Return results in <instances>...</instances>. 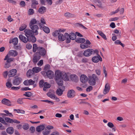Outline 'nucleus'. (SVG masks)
<instances>
[{"label":"nucleus","mask_w":135,"mask_h":135,"mask_svg":"<svg viewBox=\"0 0 135 135\" xmlns=\"http://www.w3.org/2000/svg\"><path fill=\"white\" fill-rule=\"evenodd\" d=\"M63 77L62 73L59 70L56 71L55 73L54 79L57 84L59 86H62L63 84Z\"/></svg>","instance_id":"1"},{"label":"nucleus","mask_w":135,"mask_h":135,"mask_svg":"<svg viewBox=\"0 0 135 135\" xmlns=\"http://www.w3.org/2000/svg\"><path fill=\"white\" fill-rule=\"evenodd\" d=\"M98 50L97 49L94 50L92 49H88L84 51L83 55L86 57H88L90 56L92 54H94L96 53L98 54Z\"/></svg>","instance_id":"2"},{"label":"nucleus","mask_w":135,"mask_h":135,"mask_svg":"<svg viewBox=\"0 0 135 135\" xmlns=\"http://www.w3.org/2000/svg\"><path fill=\"white\" fill-rule=\"evenodd\" d=\"M97 79V77L95 74H93L91 76L89 77V83L90 85H94L96 83V80Z\"/></svg>","instance_id":"3"},{"label":"nucleus","mask_w":135,"mask_h":135,"mask_svg":"<svg viewBox=\"0 0 135 135\" xmlns=\"http://www.w3.org/2000/svg\"><path fill=\"white\" fill-rule=\"evenodd\" d=\"M36 53L37 55H39L40 57L41 56H44L46 55V51L43 47H39V48H38V50Z\"/></svg>","instance_id":"4"},{"label":"nucleus","mask_w":135,"mask_h":135,"mask_svg":"<svg viewBox=\"0 0 135 135\" xmlns=\"http://www.w3.org/2000/svg\"><path fill=\"white\" fill-rule=\"evenodd\" d=\"M22 81V78L18 76H15L13 79L12 83L15 85H20Z\"/></svg>","instance_id":"5"},{"label":"nucleus","mask_w":135,"mask_h":135,"mask_svg":"<svg viewBox=\"0 0 135 135\" xmlns=\"http://www.w3.org/2000/svg\"><path fill=\"white\" fill-rule=\"evenodd\" d=\"M24 32L25 33L26 36L27 38L30 37L34 35V32L31 30L26 29L25 30Z\"/></svg>","instance_id":"6"},{"label":"nucleus","mask_w":135,"mask_h":135,"mask_svg":"<svg viewBox=\"0 0 135 135\" xmlns=\"http://www.w3.org/2000/svg\"><path fill=\"white\" fill-rule=\"evenodd\" d=\"M97 54L98 55L93 57L92 59V61L95 63H97L99 61H102V58L100 55H98V54Z\"/></svg>","instance_id":"7"},{"label":"nucleus","mask_w":135,"mask_h":135,"mask_svg":"<svg viewBox=\"0 0 135 135\" xmlns=\"http://www.w3.org/2000/svg\"><path fill=\"white\" fill-rule=\"evenodd\" d=\"M75 92L74 90H69L67 93V97L68 98H73L75 96Z\"/></svg>","instance_id":"8"},{"label":"nucleus","mask_w":135,"mask_h":135,"mask_svg":"<svg viewBox=\"0 0 135 135\" xmlns=\"http://www.w3.org/2000/svg\"><path fill=\"white\" fill-rule=\"evenodd\" d=\"M80 80L81 82L85 83L87 81L88 79L86 75L82 74L80 76Z\"/></svg>","instance_id":"9"},{"label":"nucleus","mask_w":135,"mask_h":135,"mask_svg":"<svg viewBox=\"0 0 135 135\" xmlns=\"http://www.w3.org/2000/svg\"><path fill=\"white\" fill-rule=\"evenodd\" d=\"M29 27L34 33H35L37 35H38V32L37 30L39 28L37 25H33L31 27L30 26Z\"/></svg>","instance_id":"10"},{"label":"nucleus","mask_w":135,"mask_h":135,"mask_svg":"<svg viewBox=\"0 0 135 135\" xmlns=\"http://www.w3.org/2000/svg\"><path fill=\"white\" fill-rule=\"evenodd\" d=\"M61 88L58 89L56 91V93L59 96H61L63 94V92L65 89V87L62 86L61 87Z\"/></svg>","instance_id":"11"},{"label":"nucleus","mask_w":135,"mask_h":135,"mask_svg":"<svg viewBox=\"0 0 135 135\" xmlns=\"http://www.w3.org/2000/svg\"><path fill=\"white\" fill-rule=\"evenodd\" d=\"M47 76L50 79H52L54 77V73L51 70H48L46 73Z\"/></svg>","instance_id":"12"},{"label":"nucleus","mask_w":135,"mask_h":135,"mask_svg":"<svg viewBox=\"0 0 135 135\" xmlns=\"http://www.w3.org/2000/svg\"><path fill=\"white\" fill-rule=\"evenodd\" d=\"M2 103L3 104L6 105L8 106L11 105V103L10 101L8 99L4 98L2 100Z\"/></svg>","instance_id":"13"},{"label":"nucleus","mask_w":135,"mask_h":135,"mask_svg":"<svg viewBox=\"0 0 135 135\" xmlns=\"http://www.w3.org/2000/svg\"><path fill=\"white\" fill-rule=\"evenodd\" d=\"M19 39L25 43H26L28 42V38L22 35H20L19 36Z\"/></svg>","instance_id":"14"},{"label":"nucleus","mask_w":135,"mask_h":135,"mask_svg":"<svg viewBox=\"0 0 135 135\" xmlns=\"http://www.w3.org/2000/svg\"><path fill=\"white\" fill-rule=\"evenodd\" d=\"M17 72V70L15 69H13L10 70L8 73V75L9 77L14 76Z\"/></svg>","instance_id":"15"},{"label":"nucleus","mask_w":135,"mask_h":135,"mask_svg":"<svg viewBox=\"0 0 135 135\" xmlns=\"http://www.w3.org/2000/svg\"><path fill=\"white\" fill-rule=\"evenodd\" d=\"M65 40H66V42L67 43H69L70 42L71 38H70V35L67 33H65Z\"/></svg>","instance_id":"16"},{"label":"nucleus","mask_w":135,"mask_h":135,"mask_svg":"<svg viewBox=\"0 0 135 135\" xmlns=\"http://www.w3.org/2000/svg\"><path fill=\"white\" fill-rule=\"evenodd\" d=\"M70 79L73 81L77 82L78 80V76L75 74H72L70 75Z\"/></svg>","instance_id":"17"},{"label":"nucleus","mask_w":135,"mask_h":135,"mask_svg":"<svg viewBox=\"0 0 135 135\" xmlns=\"http://www.w3.org/2000/svg\"><path fill=\"white\" fill-rule=\"evenodd\" d=\"M110 89V86L108 84H106L105 85V89L103 91L104 94H106L109 91Z\"/></svg>","instance_id":"18"},{"label":"nucleus","mask_w":135,"mask_h":135,"mask_svg":"<svg viewBox=\"0 0 135 135\" xmlns=\"http://www.w3.org/2000/svg\"><path fill=\"white\" fill-rule=\"evenodd\" d=\"M41 57L39 55H37L36 53L35 54V56L33 57V62L34 64H36L37 61L40 59Z\"/></svg>","instance_id":"19"},{"label":"nucleus","mask_w":135,"mask_h":135,"mask_svg":"<svg viewBox=\"0 0 135 135\" xmlns=\"http://www.w3.org/2000/svg\"><path fill=\"white\" fill-rule=\"evenodd\" d=\"M9 54L11 56L15 57L18 55V52L16 50H12L9 51Z\"/></svg>","instance_id":"20"},{"label":"nucleus","mask_w":135,"mask_h":135,"mask_svg":"<svg viewBox=\"0 0 135 135\" xmlns=\"http://www.w3.org/2000/svg\"><path fill=\"white\" fill-rule=\"evenodd\" d=\"M45 128V126L43 124H41L37 126L36 128V131L38 132H41Z\"/></svg>","instance_id":"21"},{"label":"nucleus","mask_w":135,"mask_h":135,"mask_svg":"<svg viewBox=\"0 0 135 135\" xmlns=\"http://www.w3.org/2000/svg\"><path fill=\"white\" fill-rule=\"evenodd\" d=\"M28 38V41L29 42H31L33 43H35L36 42V39L35 37L34 36V35L32 36H31L30 37L27 38Z\"/></svg>","instance_id":"22"},{"label":"nucleus","mask_w":135,"mask_h":135,"mask_svg":"<svg viewBox=\"0 0 135 135\" xmlns=\"http://www.w3.org/2000/svg\"><path fill=\"white\" fill-rule=\"evenodd\" d=\"M64 16L66 17L71 18L75 17H76L75 15L70 13L69 12H67L65 14Z\"/></svg>","instance_id":"23"},{"label":"nucleus","mask_w":135,"mask_h":135,"mask_svg":"<svg viewBox=\"0 0 135 135\" xmlns=\"http://www.w3.org/2000/svg\"><path fill=\"white\" fill-rule=\"evenodd\" d=\"M9 56L8 55H7L5 57L4 60H6L7 62L8 63H10L13 60V58H9Z\"/></svg>","instance_id":"24"},{"label":"nucleus","mask_w":135,"mask_h":135,"mask_svg":"<svg viewBox=\"0 0 135 135\" xmlns=\"http://www.w3.org/2000/svg\"><path fill=\"white\" fill-rule=\"evenodd\" d=\"M46 8L45 7L42 6L39 8L38 11L40 13L43 14L46 12Z\"/></svg>","instance_id":"25"},{"label":"nucleus","mask_w":135,"mask_h":135,"mask_svg":"<svg viewBox=\"0 0 135 135\" xmlns=\"http://www.w3.org/2000/svg\"><path fill=\"white\" fill-rule=\"evenodd\" d=\"M41 70V68L40 67H35L32 69L33 72L34 73H37L40 71Z\"/></svg>","instance_id":"26"},{"label":"nucleus","mask_w":135,"mask_h":135,"mask_svg":"<svg viewBox=\"0 0 135 135\" xmlns=\"http://www.w3.org/2000/svg\"><path fill=\"white\" fill-rule=\"evenodd\" d=\"M14 130L13 128L12 127H9L7 128L6 129L7 132L11 134H13L14 132Z\"/></svg>","instance_id":"27"},{"label":"nucleus","mask_w":135,"mask_h":135,"mask_svg":"<svg viewBox=\"0 0 135 135\" xmlns=\"http://www.w3.org/2000/svg\"><path fill=\"white\" fill-rule=\"evenodd\" d=\"M85 41V39L83 38H78L75 40L76 42L79 43H83Z\"/></svg>","instance_id":"28"},{"label":"nucleus","mask_w":135,"mask_h":135,"mask_svg":"<svg viewBox=\"0 0 135 135\" xmlns=\"http://www.w3.org/2000/svg\"><path fill=\"white\" fill-rule=\"evenodd\" d=\"M37 23V21L35 18H32L31 20V21L29 23V27L34 25L36 24Z\"/></svg>","instance_id":"29"},{"label":"nucleus","mask_w":135,"mask_h":135,"mask_svg":"<svg viewBox=\"0 0 135 135\" xmlns=\"http://www.w3.org/2000/svg\"><path fill=\"white\" fill-rule=\"evenodd\" d=\"M97 32L104 40H106L107 39L106 36L102 31H98Z\"/></svg>","instance_id":"30"},{"label":"nucleus","mask_w":135,"mask_h":135,"mask_svg":"<svg viewBox=\"0 0 135 135\" xmlns=\"http://www.w3.org/2000/svg\"><path fill=\"white\" fill-rule=\"evenodd\" d=\"M65 36L63 34L60 33L58 36V39L60 41H62L65 40Z\"/></svg>","instance_id":"31"},{"label":"nucleus","mask_w":135,"mask_h":135,"mask_svg":"<svg viewBox=\"0 0 135 135\" xmlns=\"http://www.w3.org/2000/svg\"><path fill=\"white\" fill-rule=\"evenodd\" d=\"M61 29H60L59 30V31L58 30H56L54 32L52 33V35L54 37H55L58 35H59L60 34L59 32L60 31H61Z\"/></svg>","instance_id":"32"},{"label":"nucleus","mask_w":135,"mask_h":135,"mask_svg":"<svg viewBox=\"0 0 135 135\" xmlns=\"http://www.w3.org/2000/svg\"><path fill=\"white\" fill-rule=\"evenodd\" d=\"M43 30L46 33H49L50 32L49 28L47 27L46 26H44L43 27Z\"/></svg>","instance_id":"33"},{"label":"nucleus","mask_w":135,"mask_h":135,"mask_svg":"<svg viewBox=\"0 0 135 135\" xmlns=\"http://www.w3.org/2000/svg\"><path fill=\"white\" fill-rule=\"evenodd\" d=\"M39 47H37V45L35 44H34L33 45V51L34 52H35L36 50H38V48Z\"/></svg>","instance_id":"34"},{"label":"nucleus","mask_w":135,"mask_h":135,"mask_svg":"<svg viewBox=\"0 0 135 135\" xmlns=\"http://www.w3.org/2000/svg\"><path fill=\"white\" fill-rule=\"evenodd\" d=\"M27 27V25L25 24H23L21 25L20 27L19 28V30L20 31H22L25 30Z\"/></svg>","instance_id":"35"},{"label":"nucleus","mask_w":135,"mask_h":135,"mask_svg":"<svg viewBox=\"0 0 135 135\" xmlns=\"http://www.w3.org/2000/svg\"><path fill=\"white\" fill-rule=\"evenodd\" d=\"M70 38L72 40H75L76 38V34L74 33H70Z\"/></svg>","instance_id":"36"},{"label":"nucleus","mask_w":135,"mask_h":135,"mask_svg":"<svg viewBox=\"0 0 135 135\" xmlns=\"http://www.w3.org/2000/svg\"><path fill=\"white\" fill-rule=\"evenodd\" d=\"M5 121L7 123H13V119H11L9 117H6L5 118Z\"/></svg>","instance_id":"37"},{"label":"nucleus","mask_w":135,"mask_h":135,"mask_svg":"<svg viewBox=\"0 0 135 135\" xmlns=\"http://www.w3.org/2000/svg\"><path fill=\"white\" fill-rule=\"evenodd\" d=\"M62 75L63 77V80L65 81H68L69 80V78L66 73H65L64 74L62 73Z\"/></svg>","instance_id":"38"},{"label":"nucleus","mask_w":135,"mask_h":135,"mask_svg":"<svg viewBox=\"0 0 135 135\" xmlns=\"http://www.w3.org/2000/svg\"><path fill=\"white\" fill-rule=\"evenodd\" d=\"M12 41L13 42L14 45H16L18 43V39L17 37H15L12 40Z\"/></svg>","instance_id":"39"},{"label":"nucleus","mask_w":135,"mask_h":135,"mask_svg":"<svg viewBox=\"0 0 135 135\" xmlns=\"http://www.w3.org/2000/svg\"><path fill=\"white\" fill-rule=\"evenodd\" d=\"M80 47L82 49L88 48L89 47L88 45H86L85 43L84 44H81L80 45Z\"/></svg>","instance_id":"40"},{"label":"nucleus","mask_w":135,"mask_h":135,"mask_svg":"<svg viewBox=\"0 0 135 135\" xmlns=\"http://www.w3.org/2000/svg\"><path fill=\"white\" fill-rule=\"evenodd\" d=\"M22 127L23 129L27 130L29 128V125L28 124L26 123L23 125Z\"/></svg>","instance_id":"41"},{"label":"nucleus","mask_w":135,"mask_h":135,"mask_svg":"<svg viewBox=\"0 0 135 135\" xmlns=\"http://www.w3.org/2000/svg\"><path fill=\"white\" fill-rule=\"evenodd\" d=\"M75 25L77 26H79L80 27H81L82 28H83V29L86 30L87 29V28L83 26V25L81 24L80 23H77L75 24Z\"/></svg>","instance_id":"42"},{"label":"nucleus","mask_w":135,"mask_h":135,"mask_svg":"<svg viewBox=\"0 0 135 135\" xmlns=\"http://www.w3.org/2000/svg\"><path fill=\"white\" fill-rule=\"evenodd\" d=\"M44 86L45 88H49L50 87V85L47 82H45L44 83Z\"/></svg>","instance_id":"43"},{"label":"nucleus","mask_w":135,"mask_h":135,"mask_svg":"<svg viewBox=\"0 0 135 135\" xmlns=\"http://www.w3.org/2000/svg\"><path fill=\"white\" fill-rule=\"evenodd\" d=\"M24 99L23 98H19L17 100L18 103L19 104H22L23 103V100Z\"/></svg>","instance_id":"44"},{"label":"nucleus","mask_w":135,"mask_h":135,"mask_svg":"<svg viewBox=\"0 0 135 135\" xmlns=\"http://www.w3.org/2000/svg\"><path fill=\"white\" fill-rule=\"evenodd\" d=\"M25 93L26 94H24L23 95L27 97H30V96H31L32 94V93L30 92H26Z\"/></svg>","instance_id":"45"},{"label":"nucleus","mask_w":135,"mask_h":135,"mask_svg":"<svg viewBox=\"0 0 135 135\" xmlns=\"http://www.w3.org/2000/svg\"><path fill=\"white\" fill-rule=\"evenodd\" d=\"M44 81L43 80H41L39 83V86L40 87H42L44 86Z\"/></svg>","instance_id":"46"},{"label":"nucleus","mask_w":135,"mask_h":135,"mask_svg":"<svg viewBox=\"0 0 135 135\" xmlns=\"http://www.w3.org/2000/svg\"><path fill=\"white\" fill-rule=\"evenodd\" d=\"M47 95L49 97L51 98L54 99V98H55V95L50 93H49L47 94Z\"/></svg>","instance_id":"47"},{"label":"nucleus","mask_w":135,"mask_h":135,"mask_svg":"<svg viewBox=\"0 0 135 135\" xmlns=\"http://www.w3.org/2000/svg\"><path fill=\"white\" fill-rule=\"evenodd\" d=\"M50 131L45 130L42 132V134L44 135H48L50 133Z\"/></svg>","instance_id":"48"},{"label":"nucleus","mask_w":135,"mask_h":135,"mask_svg":"<svg viewBox=\"0 0 135 135\" xmlns=\"http://www.w3.org/2000/svg\"><path fill=\"white\" fill-rule=\"evenodd\" d=\"M6 86L8 88H11L12 84L10 82L8 81L6 83Z\"/></svg>","instance_id":"49"},{"label":"nucleus","mask_w":135,"mask_h":135,"mask_svg":"<svg viewBox=\"0 0 135 135\" xmlns=\"http://www.w3.org/2000/svg\"><path fill=\"white\" fill-rule=\"evenodd\" d=\"M107 125L108 127L110 128H112L114 127V126L113 123L110 122H109Z\"/></svg>","instance_id":"50"},{"label":"nucleus","mask_w":135,"mask_h":135,"mask_svg":"<svg viewBox=\"0 0 135 135\" xmlns=\"http://www.w3.org/2000/svg\"><path fill=\"white\" fill-rule=\"evenodd\" d=\"M20 88L21 87L20 86H19L18 87L13 86L11 88V89L12 90H17L20 89Z\"/></svg>","instance_id":"51"},{"label":"nucleus","mask_w":135,"mask_h":135,"mask_svg":"<svg viewBox=\"0 0 135 135\" xmlns=\"http://www.w3.org/2000/svg\"><path fill=\"white\" fill-rule=\"evenodd\" d=\"M26 47L27 49L29 50L32 48V46L30 44L28 43L26 45Z\"/></svg>","instance_id":"52"},{"label":"nucleus","mask_w":135,"mask_h":135,"mask_svg":"<svg viewBox=\"0 0 135 135\" xmlns=\"http://www.w3.org/2000/svg\"><path fill=\"white\" fill-rule=\"evenodd\" d=\"M29 130L31 131V133H33L35 131V128L34 127L31 126Z\"/></svg>","instance_id":"53"},{"label":"nucleus","mask_w":135,"mask_h":135,"mask_svg":"<svg viewBox=\"0 0 135 135\" xmlns=\"http://www.w3.org/2000/svg\"><path fill=\"white\" fill-rule=\"evenodd\" d=\"M93 89V87L91 86H89L86 89V91L87 92H89L91 90H92Z\"/></svg>","instance_id":"54"},{"label":"nucleus","mask_w":135,"mask_h":135,"mask_svg":"<svg viewBox=\"0 0 135 135\" xmlns=\"http://www.w3.org/2000/svg\"><path fill=\"white\" fill-rule=\"evenodd\" d=\"M29 15H32L34 13V11L32 9H30L28 10Z\"/></svg>","instance_id":"55"},{"label":"nucleus","mask_w":135,"mask_h":135,"mask_svg":"<svg viewBox=\"0 0 135 135\" xmlns=\"http://www.w3.org/2000/svg\"><path fill=\"white\" fill-rule=\"evenodd\" d=\"M21 90L27 91V90H30L31 89L30 88L28 87H25L22 88L21 89Z\"/></svg>","instance_id":"56"},{"label":"nucleus","mask_w":135,"mask_h":135,"mask_svg":"<svg viewBox=\"0 0 135 135\" xmlns=\"http://www.w3.org/2000/svg\"><path fill=\"white\" fill-rule=\"evenodd\" d=\"M28 81L29 85H32L33 84L35 83V81L33 80H32L31 79L29 80Z\"/></svg>","instance_id":"57"},{"label":"nucleus","mask_w":135,"mask_h":135,"mask_svg":"<svg viewBox=\"0 0 135 135\" xmlns=\"http://www.w3.org/2000/svg\"><path fill=\"white\" fill-rule=\"evenodd\" d=\"M50 135H59V133L58 132L55 131L52 132Z\"/></svg>","instance_id":"58"},{"label":"nucleus","mask_w":135,"mask_h":135,"mask_svg":"<svg viewBox=\"0 0 135 135\" xmlns=\"http://www.w3.org/2000/svg\"><path fill=\"white\" fill-rule=\"evenodd\" d=\"M20 5L22 7H24L25 6L26 4L25 2L24 1H21L20 3Z\"/></svg>","instance_id":"59"},{"label":"nucleus","mask_w":135,"mask_h":135,"mask_svg":"<svg viewBox=\"0 0 135 135\" xmlns=\"http://www.w3.org/2000/svg\"><path fill=\"white\" fill-rule=\"evenodd\" d=\"M11 66L10 63H8L7 62L6 63L4 66V67L6 68H9Z\"/></svg>","instance_id":"60"},{"label":"nucleus","mask_w":135,"mask_h":135,"mask_svg":"<svg viewBox=\"0 0 135 135\" xmlns=\"http://www.w3.org/2000/svg\"><path fill=\"white\" fill-rule=\"evenodd\" d=\"M43 63V60H40L37 64L38 66H41Z\"/></svg>","instance_id":"61"},{"label":"nucleus","mask_w":135,"mask_h":135,"mask_svg":"<svg viewBox=\"0 0 135 135\" xmlns=\"http://www.w3.org/2000/svg\"><path fill=\"white\" fill-rule=\"evenodd\" d=\"M23 84L26 86L29 85L28 80H25L23 82Z\"/></svg>","instance_id":"62"},{"label":"nucleus","mask_w":135,"mask_h":135,"mask_svg":"<svg viewBox=\"0 0 135 135\" xmlns=\"http://www.w3.org/2000/svg\"><path fill=\"white\" fill-rule=\"evenodd\" d=\"M88 60L86 58L83 59L81 60L82 62L84 63H85L88 62Z\"/></svg>","instance_id":"63"},{"label":"nucleus","mask_w":135,"mask_h":135,"mask_svg":"<svg viewBox=\"0 0 135 135\" xmlns=\"http://www.w3.org/2000/svg\"><path fill=\"white\" fill-rule=\"evenodd\" d=\"M47 129L50 130L54 128V127L51 125H48L46 127Z\"/></svg>","instance_id":"64"}]
</instances>
